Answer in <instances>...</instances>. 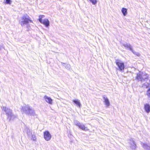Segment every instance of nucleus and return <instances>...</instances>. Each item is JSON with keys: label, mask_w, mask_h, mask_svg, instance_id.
Listing matches in <instances>:
<instances>
[{"label": "nucleus", "mask_w": 150, "mask_h": 150, "mask_svg": "<svg viewBox=\"0 0 150 150\" xmlns=\"http://www.w3.org/2000/svg\"><path fill=\"white\" fill-rule=\"evenodd\" d=\"M62 64H64L66 65V66H65V67L66 68L68 69H70V65L69 64H66L64 63H62Z\"/></svg>", "instance_id": "obj_22"}, {"label": "nucleus", "mask_w": 150, "mask_h": 150, "mask_svg": "<svg viewBox=\"0 0 150 150\" xmlns=\"http://www.w3.org/2000/svg\"><path fill=\"white\" fill-rule=\"evenodd\" d=\"M144 108L146 111L149 113L150 112V105L147 104H146L144 105Z\"/></svg>", "instance_id": "obj_13"}, {"label": "nucleus", "mask_w": 150, "mask_h": 150, "mask_svg": "<svg viewBox=\"0 0 150 150\" xmlns=\"http://www.w3.org/2000/svg\"><path fill=\"white\" fill-rule=\"evenodd\" d=\"M41 23L47 27L50 25V22L47 19H45L43 20V21Z\"/></svg>", "instance_id": "obj_11"}, {"label": "nucleus", "mask_w": 150, "mask_h": 150, "mask_svg": "<svg viewBox=\"0 0 150 150\" xmlns=\"http://www.w3.org/2000/svg\"><path fill=\"white\" fill-rule=\"evenodd\" d=\"M145 86H146V88H147L148 87V86H147V85H145Z\"/></svg>", "instance_id": "obj_24"}, {"label": "nucleus", "mask_w": 150, "mask_h": 150, "mask_svg": "<svg viewBox=\"0 0 150 150\" xmlns=\"http://www.w3.org/2000/svg\"><path fill=\"white\" fill-rule=\"evenodd\" d=\"M27 134L29 139L33 141L36 140V138L34 134H33L31 130L28 129L27 130Z\"/></svg>", "instance_id": "obj_6"}, {"label": "nucleus", "mask_w": 150, "mask_h": 150, "mask_svg": "<svg viewBox=\"0 0 150 150\" xmlns=\"http://www.w3.org/2000/svg\"><path fill=\"white\" fill-rule=\"evenodd\" d=\"M103 99L104 100V102L105 103V105L107 107H108L110 105V103L109 100L108 98L105 95L102 96Z\"/></svg>", "instance_id": "obj_9"}, {"label": "nucleus", "mask_w": 150, "mask_h": 150, "mask_svg": "<svg viewBox=\"0 0 150 150\" xmlns=\"http://www.w3.org/2000/svg\"><path fill=\"white\" fill-rule=\"evenodd\" d=\"M44 98L47 102L50 104H52V100L50 97L45 96L44 97Z\"/></svg>", "instance_id": "obj_10"}, {"label": "nucleus", "mask_w": 150, "mask_h": 150, "mask_svg": "<svg viewBox=\"0 0 150 150\" xmlns=\"http://www.w3.org/2000/svg\"><path fill=\"white\" fill-rule=\"evenodd\" d=\"M21 111L29 115L33 116H36L37 115L35 112V110L30 108L28 105L22 107Z\"/></svg>", "instance_id": "obj_3"}, {"label": "nucleus", "mask_w": 150, "mask_h": 150, "mask_svg": "<svg viewBox=\"0 0 150 150\" xmlns=\"http://www.w3.org/2000/svg\"><path fill=\"white\" fill-rule=\"evenodd\" d=\"M93 5H95L97 3V0H89Z\"/></svg>", "instance_id": "obj_21"}, {"label": "nucleus", "mask_w": 150, "mask_h": 150, "mask_svg": "<svg viewBox=\"0 0 150 150\" xmlns=\"http://www.w3.org/2000/svg\"><path fill=\"white\" fill-rule=\"evenodd\" d=\"M44 135L45 139L47 141L50 140L51 138V136L48 131L45 132L44 133Z\"/></svg>", "instance_id": "obj_8"}, {"label": "nucleus", "mask_w": 150, "mask_h": 150, "mask_svg": "<svg viewBox=\"0 0 150 150\" xmlns=\"http://www.w3.org/2000/svg\"><path fill=\"white\" fill-rule=\"evenodd\" d=\"M122 45L125 47V48H128L129 50L131 51L134 54L136 55L137 56H139L140 55V54L139 53L135 52L133 50L132 47L129 44L125 43L123 44Z\"/></svg>", "instance_id": "obj_5"}, {"label": "nucleus", "mask_w": 150, "mask_h": 150, "mask_svg": "<svg viewBox=\"0 0 150 150\" xmlns=\"http://www.w3.org/2000/svg\"><path fill=\"white\" fill-rule=\"evenodd\" d=\"M142 77V74H141V72H140L137 74V79L139 81H141L142 82H143Z\"/></svg>", "instance_id": "obj_12"}, {"label": "nucleus", "mask_w": 150, "mask_h": 150, "mask_svg": "<svg viewBox=\"0 0 150 150\" xmlns=\"http://www.w3.org/2000/svg\"><path fill=\"white\" fill-rule=\"evenodd\" d=\"M142 145L144 149L146 150H150V146H149L144 143H142Z\"/></svg>", "instance_id": "obj_15"}, {"label": "nucleus", "mask_w": 150, "mask_h": 150, "mask_svg": "<svg viewBox=\"0 0 150 150\" xmlns=\"http://www.w3.org/2000/svg\"><path fill=\"white\" fill-rule=\"evenodd\" d=\"M115 63L120 71L122 72H123L125 69L124 63L118 59L115 60Z\"/></svg>", "instance_id": "obj_4"}, {"label": "nucleus", "mask_w": 150, "mask_h": 150, "mask_svg": "<svg viewBox=\"0 0 150 150\" xmlns=\"http://www.w3.org/2000/svg\"><path fill=\"white\" fill-rule=\"evenodd\" d=\"M29 22L33 23L32 21L30 19L29 16L27 14L24 15L19 21V23L22 26L26 25L28 30L30 27V25L29 24Z\"/></svg>", "instance_id": "obj_1"}, {"label": "nucleus", "mask_w": 150, "mask_h": 150, "mask_svg": "<svg viewBox=\"0 0 150 150\" xmlns=\"http://www.w3.org/2000/svg\"><path fill=\"white\" fill-rule=\"evenodd\" d=\"M142 79H143V82L146 81L148 79V76L145 73H142Z\"/></svg>", "instance_id": "obj_14"}, {"label": "nucleus", "mask_w": 150, "mask_h": 150, "mask_svg": "<svg viewBox=\"0 0 150 150\" xmlns=\"http://www.w3.org/2000/svg\"><path fill=\"white\" fill-rule=\"evenodd\" d=\"M124 16H126L127 13V8H123L121 10Z\"/></svg>", "instance_id": "obj_17"}, {"label": "nucleus", "mask_w": 150, "mask_h": 150, "mask_svg": "<svg viewBox=\"0 0 150 150\" xmlns=\"http://www.w3.org/2000/svg\"><path fill=\"white\" fill-rule=\"evenodd\" d=\"M128 144L129 146L132 150H135L136 148V144L133 139H129Z\"/></svg>", "instance_id": "obj_7"}, {"label": "nucleus", "mask_w": 150, "mask_h": 150, "mask_svg": "<svg viewBox=\"0 0 150 150\" xmlns=\"http://www.w3.org/2000/svg\"><path fill=\"white\" fill-rule=\"evenodd\" d=\"M73 102L74 103L78 105L79 107L81 106V104L80 102V101L76 99L73 100Z\"/></svg>", "instance_id": "obj_18"}, {"label": "nucleus", "mask_w": 150, "mask_h": 150, "mask_svg": "<svg viewBox=\"0 0 150 150\" xmlns=\"http://www.w3.org/2000/svg\"><path fill=\"white\" fill-rule=\"evenodd\" d=\"M74 125L78 126V127L80 124L81 123L79 122L78 120H75L74 122Z\"/></svg>", "instance_id": "obj_20"}, {"label": "nucleus", "mask_w": 150, "mask_h": 150, "mask_svg": "<svg viewBox=\"0 0 150 150\" xmlns=\"http://www.w3.org/2000/svg\"><path fill=\"white\" fill-rule=\"evenodd\" d=\"M1 108L2 110L4 111L6 113L7 119L9 121L13 120L16 117V116L13 114L12 110L4 106L1 107Z\"/></svg>", "instance_id": "obj_2"}, {"label": "nucleus", "mask_w": 150, "mask_h": 150, "mask_svg": "<svg viewBox=\"0 0 150 150\" xmlns=\"http://www.w3.org/2000/svg\"><path fill=\"white\" fill-rule=\"evenodd\" d=\"M11 0H6L5 2H4L5 4H10L11 3Z\"/></svg>", "instance_id": "obj_23"}, {"label": "nucleus", "mask_w": 150, "mask_h": 150, "mask_svg": "<svg viewBox=\"0 0 150 150\" xmlns=\"http://www.w3.org/2000/svg\"><path fill=\"white\" fill-rule=\"evenodd\" d=\"M44 17H45V16L43 15H40L39 16V19L38 20H39V22L40 23H41L42 22L43 20H42V18H44Z\"/></svg>", "instance_id": "obj_19"}, {"label": "nucleus", "mask_w": 150, "mask_h": 150, "mask_svg": "<svg viewBox=\"0 0 150 150\" xmlns=\"http://www.w3.org/2000/svg\"><path fill=\"white\" fill-rule=\"evenodd\" d=\"M78 127L81 129H82L83 130H87V129H86L87 128L85 127L84 125H83V124L81 123L80 124L79 126Z\"/></svg>", "instance_id": "obj_16"}]
</instances>
